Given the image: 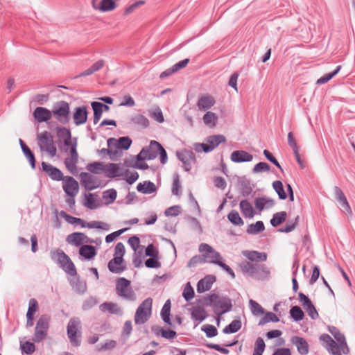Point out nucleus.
<instances>
[{
    "instance_id": "f257e3e1",
    "label": "nucleus",
    "mask_w": 355,
    "mask_h": 355,
    "mask_svg": "<svg viewBox=\"0 0 355 355\" xmlns=\"http://www.w3.org/2000/svg\"><path fill=\"white\" fill-rule=\"evenodd\" d=\"M239 266L243 274L247 275L256 279L263 280L270 277V269L265 264L244 261L240 263Z\"/></svg>"
},
{
    "instance_id": "f03ea898",
    "label": "nucleus",
    "mask_w": 355,
    "mask_h": 355,
    "mask_svg": "<svg viewBox=\"0 0 355 355\" xmlns=\"http://www.w3.org/2000/svg\"><path fill=\"white\" fill-rule=\"evenodd\" d=\"M209 304L215 309V313L219 315L231 311L232 308V300L228 296H219L216 293L208 295Z\"/></svg>"
},
{
    "instance_id": "7ed1b4c3",
    "label": "nucleus",
    "mask_w": 355,
    "mask_h": 355,
    "mask_svg": "<svg viewBox=\"0 0 355 355\" xmlns=\"http://www.w3.org/2000/svg\"><path fill=\"white\" fill-rule=\"evenodd\" d=\"M52 260L57 261L60 264L63 270L71 276H77L76 268L69 258L64 251L58 249L51 252Z\"/></svg>"
},
{
    "instance_id": "20e7f679",
    "label": "nucleus",
    "mask_w": 355,
    "mask_h": 355,
    "mask_svg": "<svg viewBox=\"0 0 355 355\" xmlns=\"http://www.w3.org/2000/svg\"><path fill=\"white\" fill-rule=\"evenodd\" d=\"M52 116L61 124L65 125L70 121V107L68 102L60 101L55 103L51 110Z\"/></svg>"
},
{
    "instance_id": "39448f33",
    "label": "nucleus",
    "mask_w": 355,
    "mask_h": 355,
    "mask_svg": "<svg viewBox=\"0 0 355 355\" xmlns=\"http://www.w3.org/2000/svg\"><path fill=\"white\" fill-rule=\"evenodd\" d=\"M153 299L148 297L144 300L138 306L135 315V324H144L148 321L152 311Z\"/></svg>"
},
{
    "instance_id": "423d86ee",
    "label": "nucleus",
    "mask_w": 355,
    "mask_h": 355,
    "mask_svg": "<svg viewBox=\"0 0 355 355\" xmlns=\"http://www.w3.org/2000/svg\"><path fill=\"white\" fill-rule=\"evenodd\" d=\"M116 291L119 296L125 300L129 301H135L136 300V295L130 287V281L125 277H120L116 280Z\"/></svg>"
},
{
    "instance_id": "0eeeda50",
    "label": "nucleus",
    "mask_w": 355,
    "mask_h": 355,
    "mask_svg": "<svg viewBox=\"0 0 355 355\" xmlns=\"http://www.w3.org/2000/svg\"><path fill=\"white\" fill-rule=\"evenodd\" d=\"M50 316L42 315L40 317L36 323L33 341L40 343L43 340L47 335L49 326Z\"/></svg>"
},
{
    "instance_id": "6e6552de",
    "label": "nucleus",
    "mask_w": 355,
    "mask_h": 355,
    "mask_svg": "<svg viewBox=\"0 0 355 355\" xmlns=\"http://www.w3.org/2000/svg\"><path fill=\"white\" fill-rule=\"evenodd\" d=\"M39 146L42 150L47 152L51 156L55 155L57 149L54 145L53 136L50 132L45 130L37 136Z\"/></svg>"
},
{
    "instance_id": "1a4fd4ad",
    "label": "nucleus",
    "mask_w": 355,
    "mask_h": 355,
    "mask_svg": "<svg viewBox=\"0 0 355 355\" xmlns=\"http://www.w3.org/2000/svg\"><path fill=\"white\" fill-rule=\"evenodd\" d=\"M226 141L225 137L222 135H216L208 137L206 139V144H199L196 150H199L198 147H200L205 153H209L215 149L220 144Z\"/></svg>"
},
{
    "instance_id": "9d476101",
    "label": "nucleus",
    "mask_w": 355,
    "mask_h": 355,
    "mask_svg": "<svg viewBox=\"0 0 355 355\" xmlns=\"http://www.w3.org/2000/svg\"><path fill=\"white\" fill-rule=\"evenodd\" d=\"M199 251L202 256L206 257V262L216 264V262H221L222 257L220 253L216 251L211 245L207 243H201L199 245Z\"/></svg>"
},
{
    "instance_id": "9b49d317",
    "label": "nucleus",
    "mask_w": 355,
    "mask_h": 355,
    "mask_svg": "<svg viewBox=\"0 0 355 355\" xmlns=\"http://www.w3.org/2000/svg\"><path fill=\"white\" fill-rule=\"evenodd\" d=\"M176 155L182 162L185 171H189L192 168V164L196 162V155L192 150H184L182 152H177Z\"/></svg>"
},
{
    "instance_id": "f8f14e48",
    "label": "nucleus",
    "mask_w": 355,
    "mask_h": 355,
    "mask_svg": "<svg viewBox=\"0 0 355 355\" xmlns=\"http://www.w3.org/2000/svg\"><path fill=\"white\" fill-rule=\"evenodd\" d=\"M298 297L300 301L302 302V306L306 310L310 318L312 320L318 319L319 314L309 297L301 292L298 293Z\"/></svg>"
},
{
    "instance_id": "ddd939ff",
    "label": "nucleus",
    "mask_w": 355,
    "mask_h": 355,
    "mask_svg": "<svg viewBox=\"0 0 355 355\" xmlns=\"http://www.w3.org/2000/svg\"><path fill=\"white\" fill-rule=\"evenodd\" d=\"M62 189L70 197H74L78 193L79 186L78 182L71 176L64 177Z\"/></svg>"
},
{
    "instance_id": "4468645a",
    "label": "nucleus",
    "mask_w": 355,
    "mask_h": 355,
    "mask_svg": "<svg viewBox=\"0 0 355 355\" xmlns=\"http://www.w3.org/2000/svg\"><path fill=\"white\" fill-rule=\"evenodd\" d=\"M42 171L53 180L60 181L64 180L62 172L49 163L42 162L41 164Z\"/></svg>"
},
{
    "instance_id": "2eb2a0df",
    "label": "nucleus",
    "mask_w": 355,
    "mask_h": 355,
    "mask_svg": "<svg viewBox=\"0 0 355 355\" xmlns=\"http://www.w3.org/2000/svg\"><path fill=\"white\" fill-rule=\"evenodd\" d=\"M80 181L85 189L92 191L98 187V179L89 173L82 172L80 174Z\"/></svg>"
},
{
    "instance_id": "dca6fc26",
    "label": "nucleus",
    "mask_w": 355,
    "mask_h": 355,
    "mask_svg": "<svg viewBox=\"0 0 355 355\" xmlns=\"http://www.w3.org/2000/svg\"><path fill=\"white\" fill-rule=\"evenodd\" d=\"M132 142V139L128 137H121L119 139L109 138L107 141L109 148L114 147L116 149H122L124 150L129 149Z\"/></svg>"
},
{
    "instance_id": "f3484780",
    "label": "nucleus",
    "mask_w": 355,
    "mask_h": 355,
    "mask_svg": "<svg viewBox=\"0 0 355 355\" xmlns=\"http://www.w3.org/2000/svg\"><path fill=\"white\" fill-rule=\"evenodd\" d=\"M88 112L86 106L77 107L73 114V123L78 126L86 123Z\"/></svg>"
},
{
    "instance_id": "a211bd4d",
    "label": "nucleus",
    "mask_w": 355,
    "mask_h": 355,
    "mask_svg": "<svg viewBox=\"0 0 355 355\" xmlns=\"http://www.w3.org/2000/svg\"><path fill=\"white\" fill-rule=\"evenodd\" d=\"M67 242L74 245L75 246H80L83 243H92L93 241L89 239L84 233L73 232L69 234L66 239Z\"/></svg>"
},
{
    "instance_id": "6ab92c4d",
    "label": "nucleus",
    "mask_w": 355,
    "mask_h": 355,
    "mask_svg": "<svg viewBox=\"0 0 355 355\" xmlns=\"http://www.w3.org/2000/svg\"><path fill=\"white\" fill-rule=\"evenodd\" d=\"M123 262V258L121 256H114L108 262L107 268L111 272L119 274L126 269L125 266L122 265Z\"/></svg>"
},
{
    "instance_id": "aec40b11",
    "label": "nucleus",
    "mask_w": 355,
    "mask_h": 355,
    "mask_svg": "<svg viewBox=\"0 0 355 355\" xmlns=\"http://www.w3.org/2000/svg\"><path fill=\"white\" fill-rule=\"evenodd\" d=\"M319 339L326 344L325 347L329 351H331L333 355H342L340 350L338 349V346L336 345V343L329 334H323L320 336Z\"/></svg>"
},
{
    "instance_id": "412c9836",
    "label": "nucleus",
    "mask_w": 355,
    "mask_h": 355,
    "mask_svg": "<svg viewBox=\"0 0 355 355\" xmlns=\"http://www.w3.org/2000/svg\"><path fill=\"white\" fill-rule=\"evenodd\" d=\"M33 117L38 123L46 122L52 117V112L46 107H37L33 112Z\"/></svg>"
},
{
    "instance_id": "4be33fe9",
    "label": "nucleus",
    "mask_w": 355,
    "mask_h": 355,
    "mask_svg": "<svg viewBox=\"0 0 355 355\" xmlns=\"http://www.w3.org/2000/svg\"><path fill=\"white\" fill-rule=\"evenodd\" d=\"M216 279V278L214 275H209L199 280L197 284L198 293H201L210 290Z\"/></svg>"
},
{
    "instance_id": "5701e85b",
    "label": "nucleus",
    "mask_w": 355,
    "mask_h": 355,
    "mask_svg": "<svg viewBox=\"0 0 355 355\" xmlns=\"http://www.w3.org/2000/svg\"><path fill=\"white\" fill-rule=\"evenodd\" d=\"M157 156V148L155 147L143 148L140 153L136 155L135 159L138 161L152 160Z\"/></svg>"
},
{
    "instance_id": "b1692460",
    "label": "nucleus",
    "mask_w": 355,
    "mask_h": 355,
    "mask_svg": "<svg viewBox=\"0 0 355 355\" xmlns=\"http://www.w3.org/2000/svg\"><path fill=\"white\" fill-rule=\"evenodd\" d=\"M231 160L236 163L249 162L253 159L252 155L245 150L233 151L230 156Z\"/></svg>"
},
{
    "instance_id": "393cba45",
    "label": "nucleus",
    "mask_w": 355,
    "mask_h": 355,
    "mask_svg": "<svg viewBox=\"0 0 355 355\" xmlns=\"http://www.w3.org/2000/svg\"><path fill=\"white\" fill-rule=\"evenodd\" d=\"M216 101L214 98L209 94H205L200 96L197 102V106L200 110H207L214 105Z\"/></svg>"
},
{
    "instance_id": "a878e982",
    "label": "nucleus",
    "mask_w": 355,
    "mask_h": 355,
    "mask_svg": "<svg viewBox=\"0 0 355 355\" xmlns=\"http://www.w3.org/2000/svg\"><path fill=\"white\" fill-rule=\"evenodd\" d=\"M242 254L251 261H266L268 255L266 252L256 250H244Z\"/></svg>"
},
{
    "instance_id": "bb28decb",
    "label": "nucleus",
    "mask_w": 355,
    "mask_h": 355,
    "mask_svg": "<svg viewBox=\"0 0 355 355\" xmlns=\"http://www.w3.org/2000/svg\"><path fill=\"white\" fill-rule=\"evenodd\" d=\"M291 342L297 347L300 354H307L309 353V344L304 338L295 336L292 337Z\"/></svg>"
},
{
    "instance_id": "cd10ccee",
    "label": "nucleus",
    "mask_w": 355,
    "mask_h": 355,
    "mask_svg": "<svg viewBox=\"0 0 355 355\" xmlns=\"http://www.w3.org/2000/svg\"><path fill=\"white\" fill-rule=\"evenodd\" d=\"M334 190L336 199L340 203L343 209L347 213L349 214L350 215H352V209L343 191L338 187H335Z\"/></svg>"
},
{
    "instance_id": "c85d7f7f",
    "label": "nucleus",
    "mask_w": 355,
    "mask_h": 355,
    "mask_svg": "<svg viewBox=\"0 0 355 355\" xmlns=\"http://www.w3.org/2000/svg\"><path fill=\"white\" fill-rule=\"evenodd\" d=\"M137 190L144 194H150L157 191L155 184L150 180L140 182L137 186Z\"/></svg>"
},
{
    "instance_id": "c756f323",
    "label": "nucleus",
    "mask_w": 355,
    "mask_h": 355,
    "mask_svg": "<svg viewBox=\"0 0 355 355\" xmlns=\"http://www.w3.org/2000/svg\"><path fill=\"white\" fill-rule=\"evenodd\" d=\"M19 143L20 144L22 152L26 156V159L28 160L32 168H35V157L34 153L31 151V150L28 148V146L21 139H19Z\"/></svg>"
},
{
    "instance_id": "7c9ffc66",
    "label": "nucleus",
    "mask_w": 355,
    "mask_h": 355,
    "mask_svg": "<svg viewBox=\"0 0 355 355\" xmlns=\"http://www.w3.org/2000/svg\"><path fill=\"white\" fill-rule=\"evenodd\" d=\"M100 310L103 312L107 311L111 314L121 315L122 309L115 303L104 302L100 305Z\"/></svg>"
},
{
    "instance_id": "2f4dec72",
    "label": "nucleus",
    "mask_w": 355,
    "mask_h": 355,
    "mask_svg": "<svg viewBox=\"0 0 355 355\" xmlns=\"http://www.w3.org/2000/svg\"><path fill=\"white\" fill-rule=\"evenodd\" d=\"M79 254L86 259H91L96 254V248L93 245H83L80 248Z\"/></svg>"
},
{
    "instance_id": "473e14b6",
    "label": "nucleus",
    "mask_w": 355,
    "mask_h": 355,
    "mask_svg": "<svg viewBox=\"0 0 355 355\" xmlns=\"http://www.w3.org/2000/svg\"><path fill=\"white\" fill-rule=\"evenodd\" d=\"M119 170L120 168L117 164L110 163L104 165L103 171L105 173V176L109 178H113L119 176Z\"/></svg>"
},
{
    "instance_id": "72a5a7b5",
    "label": "nucleus",
    "mask_w": 355,
    "mask_h": 355,
    "mask_svg": "<svg viewBox=\"0 0 355 355\" xmlns=\"http://www.w3.org/2000/svg\"><path fill=\"white\" fill-rule=\"evenodd\" d=\"M56 131L58 137L60 139H63L65 146H68L71 145V134L69 128L65 127H57Z\"/></svg>"
},
{
    "instance_id": "f704fd0d",
    "label": "nucleus",
    "mask_w": 355,
    "mask_h": 355,
    "mask_svg": "<svg viewBox=\"0 0 355 355\" xmlns=\"http://www.w3.org/2000/svg\"><path fill=\"white\" fill-rule=\"evenodd\" d=\"M171 307V301H170V300H167L165 302V303L161 310V317H162L163 321L166 324H167L170 326L172 325L171 320L170 318Z\"/></svg>"
},
{
    "instance_id": "c9c22d12",
    "label": "nucleus",
    "mask_w": 355,
    "mask_h": 355,
    "mask_svg": "<svg viewBox=\"0 0 355 355\" xmlns=\"http://www.w3.org/2000/svg\"><path fill=\"white\" fill-rule=\"evenodd\" d=\"M240 209L243 215L245 218H252L254 216V210L251 204L247 200H243L240 202Z\"/></svg>"
},
{
    "instance_id": "e433bc0d",
    "label": "nucleus",
    "mask_w": 355,
    "mask_h": 355,
    "mask_svg": "<svg viewBox=\"0 0 355 355\" xmlns=\"http://www.w3.org/2000/svg\"><path fill=\"white\" fill-rule=\"evenodd\" d=\"M203 123L209 128H214L218 121V116L214 112L208 111L202 117Z\"/></svg>"
},
{
    "instance_id": "4c0bfd02",
    "label": "nucleus",
    "mask_w": 355,
    "mask_h": 355,
    "mask_svg": "<svg viewBox=\"0 0 355 355\" xmlns=\"http://www.w3.org/2000/svg\"><path fill=\"white\" fill-rule=\"evenodd\" d=\"M130 121L135 125L140 126L142 128H146L150 125L149 120L143 114H136L131 117Z\"/></svg>"
},
{
    "instance_id": "58836bf2",
    "label": "nucleus",
    "mask_w": 355,
    "mask_h": 355,
    "mask_svg": "<svg viewBox=\"0 0 355 355\" xmlns=\"http://www.w3.org/2000/svg\"><path fill=\"white\" fill-rule=\"evenodd\" d=\"M71 330L73 333H81V322L77 317L71 318L67 327V331Z\"/></svg>"
},
{
    "instance_id": "ea45409f",
    "label": "nucleus",
    "mask_w": 355,
    "mask_h": 355,
    "mask_svg": "<svg viewBox=\"0 0 355 355\" xmlns=\"http://www.w3.org/2000/svg\"><path fill=\"white\" fill-rule=\"evenodd\" d=\"M265 230V226L263 221H257L254 224H250L248 225L246 232L248 234H258Z\"/></svg>"
},
{
    "instance_id": "a19ab883",
    "label": "nucleus",
    "mask_w": 355,
    "mask_h": 355,
    "mask_svg": "<svg viewBox=\"0 0 355 355\" xmlns=\"http://www.w3.org/2000/svg\"><path fill=\"white\" fill-rule=\"evenodd\" d=\"M150 147L153 148L155 147L157 148V152H159L160 155V162L162 164H164L167 162L168 157H167V153L166 150L162 147V146L156 141H150Z\"/></svg>"
},
{
    "instance_id": "79ce46f5",
    "label": "nucleus",
    "mask_w": 355,
    "mask_h": 355,
    "mask_svg": "<svg viewBox=\"0 0 355 355\" xmlns=\"http://www.w3.org/2000/svg\"><path fill=\"white\" fill-rule=\"evenodd\" d=\"M287 214L286 211H279L273 214L272 219L270 220V224L272 227H276L286 219Z\"/></svg>"
},
{
    "instance_id": "37998d69",
    "label": "nucleus",
    "mask_w": 355,
    "mask_h": 355,
    "mask_svg": "<svg viewBox=\"0 0 355 355\" xmlns=\"http://www.w3.org/2000/svg\"><path fill=\"white\" fill-rule=\"evenodd\" d=\"M241 325L240 320H234L223 329V332L225 334L236 333L240 330Z\"/></svg>"
},
{
    "instance_id": "c03bdc74",
    "label": "nucleus",
    "mask_w": 355,
    "mask_h": 355,
    "mask_svg": "<svg viewBox=\"0 0 355 355\" xmlns=\"http://www.w3.org/2000/svg\"><path fill=\"white\" fill-rule=\"evenodd\" d=\"M239 188L243 196L247 197L252 192V188L250 180L245 179L239 182Z\"/></svg>"
},
{
    "instance_id": "a18cd8bd",
    "label": "nucleus",
    "mask_w": 355,
    "mask_h": 355,
    "mask_svg": "<svg viewBox=\"0 0 355 355\" xmlns=\"http://www.w3.org/2000/svg\"><path fill=\"white\" fill-rule=\"evenodd\" d=\"M70 284L76 292L80 294L84 293L87 290V284L84 281L80 280L78 277L76 280L71 281Z\"/></svg>"
},
{
    "instance_id": "49530a36",
    "label": "nucleus",
    "mask_w": 355,
    "mask_h": 355,
    "mask_svg": "<svg viewBox=\"0 0 355 355\" xmlns=\"http://www.w3.org/2000/svg\"><path fill=\"white\" fill-rule=\"evenodd\" d=\"M78 159L73 157H67L64 159V163L67 170L72 174L77 172V164Z\"/></svg>"
},
{
    "instance_id": "de8ad7c7",
    "label": "nucleus",
    "mask_w": 355,
    "mask_h": 355,
    "mask_svg": "<svg viewBox=\"0 0 355 355\" xmlns=\"http://www.w3.org/2000/svg\"><path fill=\"white\" fill-rule=\"evenodd\" d=\"M290 315L295 322H299L304 318V313L298 306H294L290 309Z\"/></svg>"
},
{
    "instance_id": "09e8293b",
    "label": "nucleus",
    "mask_w": 355,
    "mask_h": 355,
    "mask_svg": "<svg viewBox=\"0 0 355 355\" xmlns=\"http://www.w3.org/2000/svg\"><path fill=\"white\" fill-rule=\"evenodd\" d=\"M70 343L73 347H79L81 344V333H73L71 330L67 332Z\"/></svg>"
},
{
    "instance_id": "8fccbe9b",
    "label": "nucleus",
    "mask_w": 355,
    "mask_h": 355,
    "mask_svg": "<svg viewBox=\"0 0 355 355\" xmlns=\"http://www.w3.org/2000/svg\"><path fill=\"white\" fill-rule=\"evenodd\" d=\"M272 187L276 193L278 194L279 199L285 200L287 198V195L284 191L283 184L279 180L274 181L272 183Z\"/></svg>"
},
{
    "instance_id": "3c124183",
    "label": "nucleus",
    "mask_w": 355,
    "mask_h": 355,
    "mask_svg": "<svg viewBox=\"0 0 355 355\" xmlns=\"http://www.w3.org/2000/svg\"><path fill=\"white\" fill-rule=\"evenodd\" d=\"M228 220L234 225H243V220L236 210H232L227 215Z\"/></svg>"
},
{
    "instance_id": "603ef678",
    "label": "nucleus",
    "mask_w": 355,
    "mask_h": 355,
    "mask_svg": "<svg viewBox=\"0 0 355 355\" xmlns=\"http://www.w3.org/2000/svg\"><path fill=\"white\" fill-rule=\"evenodd\" d=\"M340 65L337 66L336 69L334 71L327 73L322 76L321 78H320L319 79H318L316 83L318 85H322L327 83L340 71Z\"/></svg>"
},
{
    "instance_id": "864d4df0",
    "label": "nucleus",
    "mask_w": 355,
    "mask_h": 355,
    "mask_svg": "<svg viewBox=\"0 0 355 355\" xmlns=\"http://www.w3.org/2000/svg\"><path fill=\"white\" fill-rule=\"evenodd\" d=\"M249 305L251 312L253 315H260L264 313L263 308L256 301L250 300Z\"/></svg>"
},
{
    "instance_id": "5fc2aeb1",
    "label": "nucleus",
    "mask_w": 355,
    "mask_h": 355,
    "mask_svg": "<svg viewBox=\"0 0 355 355\" xmlns=\"http://www.w3.org/2000/svg\"><path fill=\"white\" fill-rule=\"evenodd\" d=\"M172 193L175 196H180L181 194V184L180 182V175L178 173L173 175V181L172 185Z\"/></svg>"
},
{
    "instance_id": "6e6d98bb",
    "label": "nucleus",
    "mask_w": 355,
    "mask_h": 355,
    "mask_svg": "<svg viewBox=\"0 0 355 355\" xmlns=\"http://www.w3.org/2000/svg\"><path fill=\"white\" fill-rule=\"evenodd\" d=\"M279 321V319L275 313L272 312H267L266 313L265 315L260 320L259 325H263L270 322H277Z\"/></svg>"
},
{
    "instance_id": "4d7b16f0",
    "label": "nucleus",
    "mask_w": 355,
    "mask_h": 355,
    "mask_svg": "<svg viewBox=\"0 0 355 355\" xmlns=\"http://www.w3.org/2000/svg\"><path fill=\"white\" fill-rule=\"evenodd\" d=\"M87 171L92 173L98 174L101 171H103L104 165L101 162H95L88 164L86 166Z\"/></svg>"
},
{
    "instance_id": "13d9d810",
    "label": "nucleus",
    "mask_w": 355,
    "mask_h": 355,
    "mask_svg": "<svg viewBox=\"0 0 355 355\" xmlns=\"http://www.w3.org/2000/svg\"><path fill=\"white\" fill-rule=\"evenodd\" d=\"M206 263V257L200 256V255H195L187 263V267L189 268H195L198 264H202Z\"/></svg>"
},
{
    "instance_id": "bf43d9fd",
    "label": "nucleus",
    "mask_w": 355,
    "mask_h": 355,
    "mask_svg": "<svg viewBox=\"0 0 355 355\" xmlns=\"http://www.w3.org/2000/svg\"><path fill=\"white\" fill-rule=\"evenodd\" d=\"M91 105L94 110V123L96 124L102 116L103 110H101V105L97 104V101L92 102Z\"/></svg>"
},
{
    "instance_id": "052dcab7",
    "label": "nucleus",
    "mask_w": 355,
    "mask_h": 355,
    "mask_svg": "<svg viewBox=\"0 0 355 355\" xmlns=\"http://www.w3.org/2000/svg\"><path fill=\"white\" fill-rule=\"evenodd\" d=\"M201 331L205 333L207 338H213L218 335L217 329L211 324H204L201 327Z\"/></svg>"
},
{
    "instance_id": "680f3d73",
    "label": "nucleus",
    "mask_w": 355,
    "mask_h": 355,
    "mask_svg": "<svg viewBox=\"0 0 355 355\" xmlns=\"http://www.w3.org/2000/svg\"><path fill=\"white\" fill-rule=\"evenodd\" d=\"M299 216H297L293 220L289 221L284 227L279 229V232L289 233L295 230L298 224Z\"/></svg>"
},
{
    "instance_id": "e2e57ef3",
    "label": "nucleus",
    "mask_w": 355,
    "mask_h": 355,
    "mask_svg": "<svg viewBox=\"0 0 355 355\" xmlns=\"http://www.w3.org/2000/svg\"><path fill=\"white\" fill-rule=\"evenodd\" d=\"M60 214L61 216H62L64 218H66V220L71 223V224H75V223H77V224H79L80 225V226L82 227H85V223L86 222H85L83 219L81 218H76V217H73V216H71L69 215H68L66 212H64V211H62L60 212Z\"/></svg>"
},
{
    "instance_id": "0e129e2a",
    "label": "nucleus",
    "mask_w": 355,
    "mask_h": 355,
    "mask_svg": "<svg viewBox=\"0 0 355 355\" xmlns=\"http://www.w3.org/2000/svg\"><path fill=\"white\" fill-rule=\"evenodd\" d=\"M270 202V205H275V202L272 199L268 198L266 197H259L254 200V205L257 209L262 210L266 207V202Z\"/></svg>"
},
{
    "instance_id": "69168bd1",
    "label": "nucleus",
    "mask_w": 355,
    "mask_h": 355,
    "mask_svg": "<svg viewBox=\"0 0 355 355\" xmlns=\"http://www.w3.org/2000/svg\"><path fill=\"white\" fill-rule=\"evenodd\" d=\"M116 3L113 0H101L99 9L103 12H107L115 8Z\"/></svg>"
},
{
    "instance_id": "338daca9",
    "label": "nucleus",
    "mask_w": 355,
    "mask_h": 355,
    "mask_svg": "<svg viewBox=\"0 0 355 355\" xmlns=\"http://www.w3.org/2000/svg\"><path fill=\"white\" fill-rule=\"evenodd\" d=\"M85 227H88L90 229H92V228L101 229V230H109V229H110L108 224H107L105 223L100 222V221H92V222L86 223Z\"/></svg>"
},
{
    "instance_id": "774afa93",
    "label": "nucleus",
    "mask_w": 355,
    "mask_h": 355,
    "mask_svg": "<svg viewBox=\"0 0 355 355\" xmlns=\"http://www.w3.org/2000/svg\"><path fill=\"white\" fill-rule=\"evenodd\" d=\"M270 169V165L266 162L257 163L252 169L253 173H259L262 172H268Z\"/></svg>"
}]
</instances>
